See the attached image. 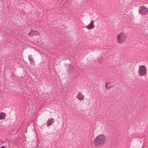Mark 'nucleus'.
<instances>
[{
	"label": "nucleus",
	"mask_w": 148,
	"mask_h": 148,
	"mask_svg": "<svg viewBox=\"0 0 148 148\" xmlns=\"http://www.w3.org/2000/svg\"><path fill=\"white\" fill-rule=\"evenodd\" d=\"M106 140V137L104 134H99L95 138L94 145L96 147H101L105 143Z\"/></svg>",
	"instance_id": "obj_1"
},
{
	"label": "nucleus",
	"mask_w": 148,
	"mask_h": 148,
	"mask_svg": "<svg viewBox=\"0 0 148 148\" xmlns=\"http://www.w3.org/2000/svg\"><path fill=\"white\" fill-rule=\"evenodd\" d=\"M127 39V34L124 32L118 34L116 37V41L117 43L122 44L125 42Z\"/></svg>",
	"instance_id": "obj_2"
},
{
	"label": "nucleus",
	"mask_w": 148,
	"mask_h": 148,
	"mask_svg": "<svg viewBox=\"0 0 148 148\" xmlns=\"http://www.w3.org/2000/svg\"><path fill=\"white\" fill-rule=\"evenodd\" d=\"M147 68L145 66H140L138 69V74L141 77L146 75L147 74Z\"/></svg>",
	"instance_id": "obj_3"
},
{
	"label": "nucleus",
	"mask_w": 148,
	"mask_h": 148,
	"mask_svg": "<svg viewBox=\"0 0 148 148\" xmlns=\"http://www.w3.org/2000/svg\"><path fill=\"white\" fill-rule=\"evenodd\" d=\"M148 12V9L146 7L142 6L139 7L138 12L140 14L146 15Z\"/></svg>",
	"instance_id": "obj_4"
},
{
	"label": "nucleus",
	"mask_w": 148,
	"mask_h": 148,
	"mask_svg": "<svg viewBox=\"0 0 148 148\" xmlns=\"http://www.w3.org/2000/svg\"><path fill=\"white\" fill-rule=\"evenodd\" d=\"M76 98L79 100H83L85 98V96L81 92H79L76 95Z\"/></svg>",
	"instance_id": "obj_5"
},
{
	"label": "nucleus",
	"mask_w": 148,
	"mask_h": 148,
	"mask_svg": "<svg viewBox=\"0 0 148 148\" xmlns=\"http://www.w3.org/2000/svg\"><path fill=\"white\" fill-rule=\"evenodd\" d=\"M113 86L112 83L110 81L107 82L105 84V87L107 89H110Z\"/></svg>",
	"instance_id": "obj_6"
},
{
	"label": "nucleus",
	"mask_w": 148,
	"mask_h": 148,
	"mask_svg": "<svg viewBox=\"0 0 148 148\" xmlns=\"http://www.w3.org/2000/svg\"><path fill=\"white\" fill-rule=\"evenodd\" d=\"M94 22L93 21H91L90 23L86 27L88 29H92L94 28Z\"/></svg>",
	"instance_id": "obj_7"
},
{
	"label": "nucleus",
	"mask_w": 148,
	"mask_h": 148,
	"mask_svg": "<svg viewBox=\"0 0 148 148\" xmlns=\"http://www.w3.org/2000/svg\"><path fill=\"white\" fill-rule=\"evenodd\" d=\"M39 34V32L37 31H31L29 34L31 36H33L35 35H38Z\"/></svg>",
	"instance_id": "obj_8"
},
{
	"label": "nucleus",
	"mask_w": 148,
	"mask_h": 148,
	"mask_svg": "<svg viewBox=\"0 0 148 148\" xmlns=\"http://www.w3.org/2000/svg\"><path fill=\"white\" fill-rule=\"evenodd\" d=\"M54 122V120L53 119H49L47 123V126H48L51 125Z\"/></svg>",
	"instance_id": "obj_9"
},
{
	"label": "nucleus",
	"mask_w": 148,
	"mask_h": 148,
	"mask_svg": "<svg viewBox=\"0 0 148 148\" xmlns=\"http://www.w3.org/2000/svg\"><path fill=\"white\" fill-rule=\"evenodd\" d=\"M6 115L5 113L1 112L0 114V119L3 120L4 119Z\"/></svg>",
	"instance_id": "obj_10"
},
{
	"label": "nucleus",
	"mask_w": 148,
	"mask_h": 148,
	"mask_svg": "<svg viewBox=\"0 0 148 148\" xmlns=\"http://www.w3.org/2000/svg\"><path fill=\"white\" fill-rule=\"evenodd\" d=\"M0 148H5V147L4 146H2Z\"/></svg>",
	"instance_id": "obj_11"
}]
</instances>
